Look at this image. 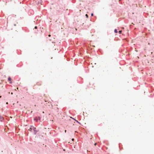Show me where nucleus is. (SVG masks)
Masks as SVG:
<instances>
[{
  "label": "nucleus",
  "instance_id": "4",
  "mask_svg": "<svg viewBox=\"0 0 154 154\" xmlns=\"http://www.w3.org/2000/svg\"><path fill=\"white\" fill-rule=\"evenodd\" d=\"M114 32L115 33H118V31L116 29H115L114 30Z\"/></svg>",
  "mask_w": 154,
  "mask_h": 154
},
{
  "label": "nucleus",
  "instance_id": "2",
  "mask_svg": "<svg viewBox=\"0 0 154 154\" xmlns=\"http://www.w3.org/2000/svg\"><path fill=\"white\" fill-rule=\"evenodd\" d=\"M8 80L10 82V83L11 84L12 83V82L11 81V79L10 77H9L8 78Z\"/></svg>",
  "mask_w": 154,
  "mask_h": 154
},
{
  "label": "nucleus",
  "instance_id": "17",
  "mask_svg": "<svg viewBox=\"0 0 154 154\" xmlns=\"http://www.w3.org/2000/svg\"><path fill=\"white\" fill-rule=\"evenodd\" d=\"M65 132H66V130H65Z\"/></svg>",
  "mask_w": 154,
  "mask_h": 154
},
{
  "label": "nucleus",
  "instance_id": "12",
  "mask_svg": "<svg viewBox=\"0 0 154 154\" xmlns=\"http://www.w3.org/2000/svg\"><path fill=\"white\" fill-rule=\"evenodd\" d=\"M48 36H49V37L51 36V35H48Z\"/></svg>",
  "mask_w": 154,
  "mask_h": 154
},
{
  "label": "nucleus",
  "instance_id": "18",
  "mask_svg": "<svg viewBox=\"0 0 154 154\" xmlns=\"http://www.w3.org/2000/svg\"><path fill=\"white\" fill-rule=\"evenodd\" d=\"M148 45H150V43H148Z\"/></svg>",
  "mask_w": 154,
  "mask_h": 154
},
{
  "label": "nucleus",
  "instance_id": "16",
  "mask_svg": "<svg viewBox=\"0 0 154 154\" xmlns=\"http://www.w3.org/2000/svg\"><path fill=\"white\" fill-rule=\"evenodd\" d=\"M11 94H13V93L11 92Z\"/></svg>",
  "mask_w": 154,
  "mask_h": 154
},
{
  "label": "nucleus",
  "instance_id": "5",
  "mask_svg": "<svg viewBox=\"0 0 154 154\" xmlns=\"http://www.w3.org/2000/svg\"><path fill=\"white\" fill-rule=\"evenodd\" d=\"M32 129H33V128H32V126L31 127V128H29V130L31 131Z\"/></svg>",
  "mask_w": 154,
  "mask_h": 154
},
{
  "label": "nucleus",
  "instance_id": "10",
  "mask_svg": "<svg viewBox=\"0 0 154 154\" xmlns=\"http://www.w3.org/2000/svg\"><path fill=\"white\" fill-rule=\"evenodd\" d=\"M75 120L77 122L79 123V122H78V121H77V120Z\"/></svg>",
  "mask_w": 154,
  "mask_h": 154
},
{
  "label": "nucleus",
  "instance_id": "1",
  "mask_svg": "<svg viewBox=\"0 0 154 154\" xmlns=\"http://www.w3.org/2000/svg\"><path fill=\"white\" fill-rule=\"evenodd\" d=\"M36 3L38 5H42V0H36Z\"/></svg>",
  "mask_w": 154,
  "mask_h": 154
},
{
  "label": "nucleus",
  "instance_id": "8",
  "mask_svg": "<svg viewBox=\"0 0 154 154\" xmlns=\"http://www.w3.org/2000/svg\"><path fill=\"white\" fill-rule=\"evenodd\" d=\"M35 29H37V27L36 26H35Z\"/></svg>",
  "mask_w": 154,
  "mask_h": 154
},
{
  "label": "nucleus",
  "instance_id": "7",
  "mask_svg": "<svg viewBox=\"0 0 154 154\" xmlns=\"http://www.w3.org/2000/svg\"><path fill=\"white\" fill-rule=\"evenodd\" d=\"M85 16H86V17H87V18H88V15L87 14H86L85 15Z\"/></svg>",
  "mask_w": 154,
  "mask_h": 154
},
{
  "label": "nucleus",
  "instance_id": "13",
  "mask_svg": "<svg viewBox=\"0 0 154 154\" xmlns=\"http://www.w3.org/2000/svg\"><path fill=\"white\" fill-rule=\"evenodd\" d=\"M18 88H17V89H16V90H18Z\"/></svg>",
  "mask_w": 154,
  "mask_h": 154
},
{
  "label": "nucleus",
  "instance_id": "19",
  "mask_svg": "<svg viewBox=\"0 0 154 154\" xmlns=\"http://www.w3.org/2000/svg\"><path fill=\"white\" fill-rule=\"evenodd\" d=\"M1 119H3V118H2H2H1Z\"/></svg>",
  "mask_w": 154,
  "mask_h": 154
},
{
  "label": "nucleus",
  "instance_id": "14",
  "mask_svg": "<svg viewBox=\"0 0 154 154\" xmlns=\"http://www.w3.org/2000/svg\"><path fill=\"white\" fill-rule=\"evenodd\" d=\"M6 104H8V102H6Z\"/></svg>",
  "mask_w": 154,
  "mask_h": 154
},
{
  "label": "nucleus",
  "instance_id": "11",
  "mask_svg": "<svg viewBox=\"0 0 154 154\" xmlns=\"http://www.w3.org/2000/svg\"><path fill=\"white\" fill-rule=\"evenodd\" d=\"M96 144H97V143H95V144H94V145H95H95H96Z\"/></svg>",
  "mask_w": 154,
  "mask_h": 154
},
{
  "label": "nucleus",
  "instance_id": "3",
  "mask_svg": "<svg viewBox=\"0 0 154 154\" xmlns=\"http://www.w3.org/2000/svg\"><path fill=\"white\" fill-rule=\"evenodd\" d=\"M32 128L35 134H36V132H37V131H36L35 130V128H34L32 126Z\"/></svg>",
  "mask_w": 154,
  "mask_h": 154
},
{
  "label": "nucleus",
  "instance_id": "15",
  "mask_svg": "<svg viewBox=\"0 0 154 154\" xmlns=\"http://www.w3.org/2000/svg\"><path fill=\"white\" fill-rule=\"evenodd\" d=\"M74 140V139L73 138V139H72V141H73Z\"/></svg>",
  "mask_w": 154,
  "mask_h": 154
},
{
  "label": "nucleus",
  "instance_id": "20",
  "mask_svg": "<svg viewBox=\"0 0 154 154\" xmlns=\"http://www.w3.org/2000/svg\"><path fill=\"white\" fill-rule=\"evenodd\" d=\"M1 97V96H0V98Z\"/></svg>",
  "mask_w": 154,
  "mask_h": 154
},
{
  "label": "nucleus",
  "instance_id": "6",
  "mask_svg": "<svg viewBox=\"0 0 154 154\" xmlns=\"http://www.w3.org/2000/svg\"><path fill=\"white\" fill-rule=\"evenodd\" d=\"M122 32V31H119V34H121V33Z\"/></svg>",
  "mask_w": 154,
  "mask_h": 154
},
{
  "label": "nucleus",
  "instance_id": "9",
  "mask_svg": "<svg viewBox=\"0 0 154 154\" xmlns=\"http://www.w3.org/2000/svg\"><path fill=\"white\" fill-rule=\"evenodd\" d=\"M93 13H92V14H91V16H93Z\"/></svg>",
  "mask_w": 154,
  "mask_h": 154
}]
</instances>
